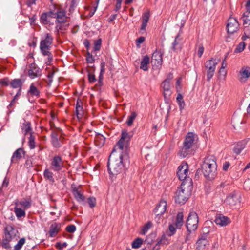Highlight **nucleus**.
<instances>
[{
  "mask_svg": "<svg viewBox=\"0 0 250 250\" xmlns=\"http://www.w3.org/2000/svg\"><path fill=\"white\" fill-rule=\"evenodd\" d=\"M129 163V156L127 153H117L112 151L107 163L109 174L112 177L120 174L122 172L125 165Z\"/></svg>",
  "mask_w": 250,
  "mask_h": 250,
  "instance_id": "f257e3e1",
  "label": "nucleus"
},
{
  "mask_svg": "<svg viewBox=\"0 0 250 250\" xmlns=\"http://www.w3.org/2000/svg\"><path fill=\"white\" fill-rule=\"evenodd\" d=\"M216 170L217 165L215 159L213 156H210L205 158L201 168L197 170L196 174L202 172L206 179L212 180L216 176Z\"/></svg>",
  "mask_w": 250,
  "mask_h": 250,
  "instance_id": "f03ea898",
  "label": "nucleus"
},
{
  "mask_svg": "<svg viewBox=\"0 0 250 250\" xmlns=\"http://www.w3.org/2000/svg\"><path fill=\"white\" fill-rule=\"evenodd\" d=\"M4 237L1 242V245L6 249L11 247L10 242L16 241L19 238V233L18 229L11 225H7L4 228Z\"/></svg>",
  "mask_w": 250,
  "mask_h": 250,
  "instance_id": "7ed1b4c3",
  "label": "nucleus"
},
{
  "mask_svg": "<svg viewBox=\"0 0 250 250\" xmlns=\"http://www.w3.org/2000/svg\"><path fill=\"white\" fill-rule=\"evenodd\" d=\"M53 40V38L49 33L46 34L45 37L42 39L40 44V49L43 55L51 54L50 50L51 48Z\"/></svg>",
  "mask_w": 250,
  "mask_h": 250,
  "instance_id": "20e7f679",
  "label": "nucleus"
},
{
  "mask_svg": "<svg viewBox=\"0 0 250 250\" xmlns=\"http://www.w3.org/2000/svg\"><path fill=\"white\" fill-rule=\"evenodd\" d=\"M198 217L195 212L189 213L187 220L186 227L188 231L189 232L196 230L198 226Z\"/></svg>",
  "mask_w": 250,
  "mask_h": 250,
  "instance_id": "39448f33",
  "label": "nucleus"
},
{
  "mask_svg": "<svg viewBox=\"0 0 250 250\" xmlns=\"http://www.w3.org/2000/svg\"><path fill=\"white\" fill-rule=\"evenodd\" d=\"M219 60L213 58H211L205 62V67L207 71V81L209 82L214 76L216 66Z\"/></svg>",
  "mask_w": 250,
  "mask_h": 250,
  "instance_id": "423d86ee",
  "label": "nucleus"
},
{
  "mask_svg": "<svg viewBox=\"0 0 250 250\" xmlns=\"http://www.w3.org/2000/svg\"><path fill=\"white\" fill-rule=\"evenodd\" d=\"M188 190H186L185 184H182L180 188L176 192L175 201L179 204H183L188 200Z\"/></svg>",
  "mask_w": 250,
  "mask_h": 250,
  "instance_id": "0eeeda50",
  "label": "nucleus"
},
{
  "mask_svg": "<svg viewBox=\"0 0 250 250\" xmlns=\"http://www.w3.org/2000/svg\"><path fill=\"white\" fill-rule=\"evenodd\" d=\"M52 14L53 18H55V22L56 23H62L66 21V14L65 12L62 9L58 7L54 6L52 8Z\"/></svg>",
  "mask_w": 250,
  "mask_h": 250,
  "instance_id": "6e6552de",
  "label": "nucleus"
},
{
  "mask_svg": "<svg viewBox=\"0 0 250 250\" xmlns=\"http://www.w3.org/2000/svg\"><path fill=\"white\" fill-rule=\"evenodd\" d=\"M239 24L237 20L233 17H230L228 21L227 25L228 34H232L239 30Z\"/></svg>",
  "mask_w": 250,
  "mask_h": 250,
  "instance_id": "1a4fd4ad",
  "label": "nucleus"
},
{
  "mask_svg": "<svg viewBox=\"0 0 250 250\" xmlns=\"http://www.w3.org/2000/svg\"><path fill=\"white\" fill-rule=\"evenodd\" d=\"M188 167L187 163H182L178 167L177 176L181 181H184L188 178Z\"/></svg>",
  "mask_w": 250,
  "mask_h": 250,
  "instance_id": "9d476101",
  "label": "nucleus"
},
{
  "mask_svg": "<svg viewBox=\"0 0 250 250\" xmlns=\"http://www.w3.org/2000/svg\"><path fill=\"white\" fill-rule=\"evenodd\" d=\"M63 167L62 159L59 156L53 157L50 164L51 168L55 171H58L62 169Z\"/></svg>",
  "mask_w": 250,
  "mask_h": 250,
  "instance_id": "9b49d317",
  "label": "nucleus"
},
{
  "mask_svg": "<svg viewBox=\"0 0 250 250\" xmlns=\"http://www.w3.org/2000/svg\"><path fill=\"white\" fill-rule=\"evenodd\" d=\"M28 75L31 79L39 77L41 75V70L35 63H31L29 65Z\"/></svg>",
  "mask_w": 250,
  "mask_h": 250,
  "instance_id": "f8f14e48",
  "label": "nucleus"
},
{
  "mask_svg": "<svg viewBox=\"0 0 250 250\" xmlns=\"http://www.w3.org/2000/svg\"><path fill=\"white\" fill-rule=\"evenodd\" d=\"M208 231L201 236V237L196 242V248L198 250H205L209 245V242L207 240V234Z\"/></svg>",
  "mask_w": 250,
  "mask_h": 250,
  "instance_id": "ddd939ff",
  "label": "nucleus"
},
{
  "mask_svg": "<svg viewBox=\"0 0 250 250\" xmlns=\"http://www.w3.org/2000/svg\"><path fill=\"white\" fill-rule=\"evenodd\" d=\"M162 62V54L159 51H155L151 57V63L153 66L158 68L161 66Z\"/></svg>",
  "mask_w": 250,
  "mask_h": 250,
  "instance_id": "4468645a",
  "label": "nucleus"
},
{
  "mask_svg": "<svg viewBox=\"0 0 250 250\" xmlns=\"http://www.w3.org/2000/svg\"><path fill=\"white\" fill-rule=\"evenodd\" d=\"M250 77V68L248 66L242 67L239 72V81L241 83H245Z\"/></svg>",
  "mask_w": 250,
  "mask_h": 250,
  "instance_id": "2eb2a0df",
  "label": "nucleus"
},
{
  "mask_svg": "<svg viewBox=\"0 0 250 250\" xmlns=\"http://www.w3.org/2000/svg\"><path fill=\"white\" fill-rule=\"evenodd\" d=\"M240 202V197L235 192L230 193L227 196L225 200V203L230 207L235 206Z\"/></svg>",
  "mask_w": 250,
  "mask_h": 250,
  "instance_id": "dca6fc26",
  "label": "nucleus"
},
{
  "mask_svg": "<svg viewBox=\"0 0 250 250\" xmlns=\"http://www.w3.org/2000/svg\"><path fill=\"white\" fill-rule=\"evenodd\" d=\"M167 207L166 201L161 200L159 203L157 205L154 210V213L156 217L159 218L163 215L166 211Z\"/></svg>",
  "mask_w": 250,
  "mask_h": 250,
  "instance_id": "f3484780",
  "label": "nucleus"
},
{
  "mask_svg": "<svg viewBox=\"0 0 250 250\" xmlns=\"http://www.w3.org/2000/svg\"><path fill=\"white\" fill-rule=\"evenodd\" d=\"M181 31L180 30L175 37V40L172 43L171 49L173 51L176 52L180 51L182 47V38L181 37Z\"/></svg>",
  "mask_w": 250,
  "mask_h": 250,
  "instance_id": "a211bd4d",
  "label": "nucleus"
},
{
  "mask_svg": "<svg viewBox=\"0 0 250 250\" xmlns=\"http://www.w3.org/2000/svg\"><path fill=\"white\" fill-rule=\"evenodd\" d=\"M72 192L76 200L79 202H83L85 197L83 195L80 187H77L74 185L72 186Z\"/></svg>",
  "mask_w": 250,
  "mask_h": 250,
  "instance_id": "6ab92c4d",
  "label": "nucleus"
},
{
  "mask_svg": "<svg viewBox=\"0 0 250 250\" xmlns=\"http://www.w3.org/2000/svg\"><path fill=\"white\" fill-rule=\"evenodd\" d=\"M161 87L163 90V94L165 99L168 98L171 94V84L167 81H163L161 84Z\"/></svg>",
  "mask_w": 250,
  "mask_h": 250,
  "instance_id": "aec40b11",
  "label": "nucleus"
},
{
  "mask_svg": "<svg viewBox=\"0 0 250 250\" xmlns=\"http://www.w3.org/2000/svg\"><path fill=\"white\" fill-rule=\"evenodd\" d=\"M196 135L193 132H189L186 135L183 145L192 147L195 144Z\"/></svg>",
  "mask_w": 250,
  "mask_h": 250,
  "instance_id": "412c9836",
  "label": "nucleus"
},
{
  "mask_svg": "<svg viewBox=\"0 0 250 250\" xmlns=\"http://www.w3.org/2000/svg\"><path fill=\"white\" fill-rule=\"evenodd\" d=\"M214 222L217 225H219L221 226H226L230 222L228 217L221 214L216 216Z\"/></svg>",
  "mask_w": 250,
  "mask_h": 250,
  "instance_id": "4be33fe9",
  "label": "nucleus"
},
{
  "mask_svg": "<svg viewBox=\"0 0 250 250\" xmlns=\"http://www.w3.org/2000/svg\"><path fill=\"white\" fill-rule=\"evenodd\" d=\"M246 7V11L243 14V21L244 24L250 25V0L247 2Z\"/></svg>",
  "mask_w": 250,
  "mask_h": 250,
  "instance_id": "5701e85b",
  "label": "nucleus"
},
{
  "mask_svg": "<svg viewBox=\"0 0 250 250\" xmlns=\"http://www.w3.org/2000/svg\"><path fill=\"white\" fill-rule=\"evenodd\" d=\"M60 136L55 130H53L51 133V142L53 146L59 147L61 146V141Z\"/></svg>",
  "mask_w": 250,
  "mask_h": 250,
  "instance_id": "b1692460",
  "label": "nucleus"
},
{
  "mask_svg": "<svg viewBox=\"0 0 250 250\" xmlns=\"http://www.w3.org/2000/svg\"><path fill=\"white\" fill-rule=\"evenodd\" d=\"M15 205L16 206H21L23 209L25 210L30 208L31 206V201L30 199H23L21 201L16 200Z\"/></svg>",
  "mask_w": 250,
  "mask_h": 250,
  "instance_id": "393cba45",
  "label": "nucleus"
},
{
  "mask_svg": "<svg viewBox=\"0 0 250 250\" xmlns=\"http://www.w3.org/2000/svg\"><path fill=\"white\" fill-rule=\"evenodd\" d=\"M27 93L32 97H39L40 96V91L34 83L31 84Z\"/></svg>",
  "mask_w": 250,
  "mask_h": 250,
  "instance_id": "a878e982",
  "label": "nucleus"
},
{
  "mask_svg": "<svg viewBox=\"0 0 250 250\" xmlns=\"http://www.w3.org/2000/svg\"><path fill=\"white\" fill-rule=\"evenodd\" d=\"M24 155V152L23 149L20 148L17 149L13 154L11 158L12 163H17L19 160L21 159Z\"/></svg>",
  "mask_w": 250,
  "mask_h": 250,
  "instance_id": "bb28decb",
  "label": "nucleus"
},
{
  "mask_svg": "<svg viewBox=\"0 0 250 250\" xmlns=\"http://www.w3.org/2000/svg\"><path fill=\"white\" fill-rule=\"evenodd\" d=\"M61 225L56 223H54L51 225L50 227L49 234L51 237H55L60 231Z\"/></svg>",
  "mask_w": 250,
  "mask_h": 250,
  "instance_id": "cd10ccee",
  "label": "nucleus"
},
{
  "mask_svg": "<svg viewBox=\"0 0 250 250\" xmlns=\"http://www.w3.org/2000/svg\"><path fill=\"white\" fill-rule=\"evenodd\" d=\"M192 153V147L186 146L183 145V147L181 148L179 152V155L180 157L185 158L188 155Z\"/></svg>",
  "mask_w": 250,
  "mask_h": 250,
  "instance_id": "c85d7f7f",
  "label": "nucleus"
},
{
  "mask_svg": "<svg viewBox=\"0 0 250 250\" xmlns=\"http://www.w3.org/2000/svg\"><path fill=\"white\" fill-rule=\"evenodd\" d=\"M125 140L122 139H120L118 142L116 146H115V148L113 150L114 152H116L117 153H127L125 151L123 152V149L124 147Z\"/></svg>",
  "mask_w": 250,
  "mask_h": 250,
  "instance_id": "c756f323",
  "label": "nucleus"
},
{
  "mask_svg": "<svg viewBox=\"0 0 250 250\" xmlns=\"http://www.w3.org/2000/svg\"><path fill=\"white\" fill-rule=\"evenodd\" d=\"M52 12V8H51L48 12L42 13L40 17L41 22L44 25H48V21L47 19L53 18L52 14H51Z\"/></svg>",
  "mask_w": 250,
  "mask_h": 250,
  "instance_id": "7c9ffc66",
  "label": "nucleus"
},
{
  "mask_svg": "<svg viewBox=\"0 0 250 250\" xmlns=\"http://www.w3.org/2000/svg\"><path fill=\"white\" fill-rule=\"evenodd\" d=\"M169 243L168 239L165 235H163L161 239L158 241L156 245L153 247V250H158L160 249V246L162 245H167Z\"/></svg>",
  "mask_w": 250,
  "mask_h": 250,
  "instance_id": "2f4dec72",
  "label": "nucleus"
},
{
  "mask_svg": "<svg viewBox=\"0 0 250 250\" xmlns=\"http://www.w3.org/2000/svg\"><path fill=\"white\" fill-rule=\"evenodd\" d=\"M183 214L182 212H178L176 218V221L174 225L177 229H180L183 226L184 223L183 221Z\"/></svg>",
  "mask_w": 250,
  "mask_h": 250,
  "instance_id": "473e14b6",
  "label": "nucleus"
},
{
  "mask_svg": "<svg viewBox=\"0 0 250 250\" xmlns=\"http://www.w3.org/2000/svg\"><path fill=\"white\" fill-rule=\"evenodd\" d=\"M149 58L147 55L145 56L141 62L140 68L144 71L148 70L147 65L149 63Z\"/></svg>",
  "mask_w": 250,
  "mask_h": 250,
  "instance_id": "72a5a7b5",
  "label": "nucleus"
},
{
  "mask_svg": "<svg viewBox=\"0 0 250 250\" xmlns=\"http://www.w3.org/2000/svg\"><path fill=\"white\" fill-rule=\"evenodd\" d=\"M21 130L24 135L28 133H30V131L31 130L30 123L24 120V123L21 125Z\"/></svg>",
  "mask_w": 250,
  "mask_h": 250,
  "instance_id": "f704fd0d",
  "label": "nucleus"
},
{
  "mask_svg": "<svg viewBox=\"0 0 250 250\" xmlns=\"http://www.w3.org/2000/svg\"><path fill=\"white\" fill-rule=\"evenodd\" d=\"M14 212L16 217L18 218H21L22 217H24L25 216V211L23 209L21 208L20 207L18 206H15L14 208Z\"/></svg>",
  "mask_w": 250,
  "mask_h": 250,
  "instance_id": "c9c22d12",
  "label": "nucleus"
},
{
  "mask_svg": "<svg viewBox=\"0 0 250 250\" xmlns=\"http://www.w3.org/2000/svg\"><path fill=\"white\" fill-rule=\"evenodd\" d=\"M22 84L23 82L20 79H14L10 83V85L13 88L21 89Z\"/></svg>",
  "mask_w": 250,
  "mask_h": 250,
  "instance_id": "e433bc0d",
  "label": "nucleus"
},
{
  "mask_svg": "<svg viewBox=\"0 0 250 250\" xmlns=\"http://www.w3.org/2000/svg\"><path fill=\"white\" fill-rule=\"evenodd\" d=\"M43 176L45 179L50 182L53 183L54 182L53 173L48 168L45 169L43 172Z\"/></svg>",
  "mask_w": 250,
  "mask_h": 250,
  "instance_id": "4c0bfd02",
  "label": "nucleus"
},
{
  "mask_svg": "<svg viewBox=\"0 0 250 250\" xmlns=\"http://www.w3.org/2000/svg\"><path fill=\"white\" fill-rule=\"evenodd\" d=\"M176 100L178 103L180 110V111L183 110L184 108L185 104V102L183 100L182 95L181 94H178V95L176 98Z\"/></svg>",
  "mask_w": 250,
  "mask_h": 250,
  "instance_id": "58836bf2",
  "label": "nucleus"
},
{
  "mask_svg": "<svg viewBox=\"0 0 250 250\" xmlns=\"http://www.w3.org/2000/svg\"><path fill=\"white\" fill-rule=\"evenodd\" d=\"M245 145L242 143H240L238 144L234 148L233 151L236 154H240L242 150L244 148Z\"/></svg>",
  "mask_w": 250,
  "mask_h": 250,
  "instance_id": "ea45409f",
  "label": "nucleus"
},
{
  "mask_svg": "<svg viewBox=\"0 0 250 250\" xmlns=\"http://www.w3.org/2000/svg\"><path fill=\"white\" fill-rule=\"evenodd\" d=\"M143 243V240L140 238H136L132 243L133 248L137 249L141 247Z\"/></svg>",
  "mask_w": 250,
  "mask_h": 250,
  "instance_id": "a19ab883",
  "label": "nucleus"
},
{
  "mask_svg": "<svg viewBox=\"0 0 250 250\" xmlns=\"http://www.w3.org/2000/svg\"><path fill=\"white\" fill-rule=\"evenodd\" d=\"M25 243V239L24 238L20 239L17 244L14 246L15 250H20Z\"/></svg>",
  "mask_w": 250,
  "mask_h": 250,
  "instance_id": "79ce46f5",
  "label": "nucleus"
},
{
  "mask_svg": "<svg viewBox=\"0 0 250 250\" xmlns=\"http://www.w3.org/2000/svg\"><path fill=\"white\" fill-rule=\"evenodd\" d=\"M136 116L137 115L134 112L131 113V115L128 117V120L126 121V124L128 126H131L132 125L133 122L136 117Z\"/></svg>",
  "mask_w": 250,
  "mask_h": 250,
  "instance_id": "37998d69",
  "label": "nucleus"
},
{
  "mask_svg": "<svg viewBox=\"0 0 250 250\" xmlns=\"http://www.w3.org/2000/svg\"><path fill=\"white\" fill-rule=\"evenodd\" d=\"M132 135H129L126 130H124L122 133L121 139L125 140L126 142H129Z\"/></svg>",
  "mask_w": 250,
  "mask_h": 250,
  "instance_id": "c03bdc74",
  "label": "nucleus"
},
{
  "mask_svg": "<svg viewBox=\"0 0 250 250\" xmlns=\"http://www.w3.org/2000/svg\"><path fill=\"white\" fill-rule=\"evenodd\" d=\"M245 48V43L244 42H241L236 47L234 50L235 53H240L244 50Z\"/></svg>",
  "mask_w": 250,
  "mask_h": 250,
  "instance_id": "a18cd8bd",
  "label": "nucleus"
},
{
  "mask_svg": "<svg viewBox=\"0 0 250 250\" xmlns=\"http://www.w3.org/2000/svg\"><path fill=\"white\" fill-rule=\"evenodd\" d=\"M76 113L78 118H81L82 117L83 111V108L82 106H76Z\"/></svg>",
  "mask_w": 250,
  "mask_h": 250,
  "instance_id": "49530a36",
  "label": "nucleus"
},
{
  "mask_svg": "<svg viewBox=\"0 0 250 250\" xmlns=\"http://www.w3.org/2000/svg\"><path fill=\"white\" fill-rule=\"evenodd\" d=\"M244 35L242 36V39L243 40H245L247 39L250 38V28L248 27H245L244 28Z\"/></svg>",
  "mask_w": 250,
  "mask_h": 250,
  "instance_id": "de8ad7c7",
  "label": "nucleus"
},
{
  "mask_svg": "<svg viewBox=\"0 0 250 250\" xmlns=\"http://www.w3.org/2000/svg\"><path fill=\"white\" fill-rule=\"evenodd\" d=\"M29 146L30 149H34L35 147V137L32 134L29 138Z\"/></svg>",
  "mask_w": 250,
  "mask_h": 250,
  "instance_id": "09e8293b",
  "label": "nucleus"
},
{
  "mask_svg": "<svg viewBox=\"0 0 250 250\" xmlns=\"http://www.w3.org/2000/svg\"><path fill=\"white\" fill-rule=\"evenodd\" d=\"M102 40L101 39H98L94 42V50L97 51L100 50L101 46Z\"/></svg>",
  "mask_w": 250,
  "mask_h": 250,
  "instance_id": "8fccbe9b",
  "label": "nucleus"
},
{
  "mask_svg": "<svg viewBox=\"0 0 250 250\" xmlns=\"http://www.w3.org/2000/svg\"><path fill=\"white\" fill-rule=\"evenodd\" d=\"M150 17V11L145 12L142 16V21L148 22Z\"/></svg>",
  "mask_w": 250,
  "mask_h": 250,
  "instance_id": "3c124183",
  "label": "nucleus"
},
{
  "mask_svg": "<svg viewBox=\"0 0 250 250\" xmlns=\"http://www.w3.org/2000/svg\"><path fill=\"white\" fill-rule=\"evenodd\" d=\"M105 62H103L101 63V64H100L101 71H100V74L99 75L100 80H101L103 79V75L104 73L105 72Z\"/></svg>",
  "mask_w": 250,
  "mask_h": 250,
  "instance_id": "603ef678",
  "label": "nucleus"
},
{
  "mask_svg": "<svg viewBox=\"0 0 250 250\" xmlns=\"http://www.w3.org/2000/svg\"><path fill=\"white\" fill-rule=\"evenodd\" d=\"M88 203L89 206L93 208L96 206V199L94 197H90L88 198Z\"/></svg>",
  "mask_w": 250,
  "mask_h": 250,
  "instance_id": "864d4df0",
  "label": "nucleus"
},
{
  "mask_svg": "<svg viewBox=\"0 0 250 250\" xmlns=\"http://www.w3.org/2000/svg\"><path fill=\"white\" fill-rule=\"evenodd\" d=\"M76 230V227L74 225H70L66 228V230L69 233H73Z\"/></svg>",
  "mask_w": 250,
  "mask_h": 250,
  "instance_id": "5fc2aeb1",
  "label": "nucleus"
},
{
  "mask_svg": "<svg viewBox=\"0 0 250 250\" xmlns=\"http://www.w3.org/2000/svg\"><path fill=\"white\" fill-rule=\"evenodd\" d=\"M176 229H177V228L174 224V225H170L169 226V230L170 232L171 233L170 234H169V236H171L175 233Z\"/></svg>",
  "mask_w": 250,
  "mask_h": 250,
  "instance_id": "6e6d98bb",
  "label": "nucleus"
},
{
  "mask_svg": "<svg viewBox=\"0 0 250 250\" xmlns=\"http://www.w3.org/2000/svg\"><path fill=\"white\" fill-rule=\"evenodd\" d=\"M86 60L88 63H92L94 62L95 59L91 54L89 52L87 53V56L86 57Z\"/></svg>",
  "mask_w": 250,
  "mask_h": 250,
  "instance_id": "4d7b16f0",
  "label": "nucleus"
},
{
  "mask_svg": "<svg viewBox=\"0 0 250 250\" xmlns=\"http://www.w3.org/2000/svg\"><path fill=\"white\" fill-rule=\"evenodd\" d=\"M88 78L90 83H93L96 81L95 75L89 72H88Z\"/></svg>",
  "mask_w": 250,
  "mask_h": 250,
  "instance_id": "13d9d810",
  "label": "nucleus"
},
{
  "mask_svg": "<svg viewBox=\"0 0 250 250\" xmlns=\"http://www.w3.org/2000/svg\"><path fill=\"white\" fill-rule=\"evenodd\" d=\"M0 84L3 86H8L9 85V80L7 78H5L4 79L0 80Z\"/></svg>",
  "mask_w": 250,
  "mask_h": 250,
  "instance_id": "bf43d9fd",
  "label": "nucleus"
},
{
  "mask_svg": "<svg viewBox=\"0 0 250 250\" xmlns=\"http://www.w3.org/2000/svg\"><path fill=\"white\" fill-rule=\"evenodd\" d=\"M204 48L203 46L201 44L199 46L198 52H197V55L199 56V57H201L202 55L203 52H204Z\"/></svg>",
  "mask_w": 250,
  "mask_h": 250,
  "instance_id": "052dcab7",
  "label": "nucleus"
},
{
  "mask_svg": "<svg viewBox=\"0 0 250 250\" xmlns=\"http://www.w3.org/2000/svg\"><path fill=\"white\" fill-rule=\"evenodd\" d=\"M99 139L100 140V144L99 145H103L105 142V138L102 135H98L96 137V140H98Z\"/></svg>",
  "mask_w": 250,
  "mask_h": 250,
  "instance_id": "680f3d73",
  "label": "nucleus"
},
{
  "mask_svg": "<svg viewBox=\"0 0 250 250\" xmlns=\"http://www.w3.org/2000/svg\"><path fill=\"white\" fill-rule=\"evenodd\" d=\"M122 1V0H117V3L115 9L116 11H118L121 8Z\"/></svg>",
  "mask_w": 250,
  "mask_h": 250,
  "instance_id": "e2e57ef3",
  "label": "nucleus"
},
{
  "mask_svg": "<svg viewBox=\"0 0 250 250\" xmlns=\"http://www.w3.org/2000/svg\"><path fill=\"white\" fill-rule=\"evenodd\" d=\"M36 0H27L26 4L28 7H31L33 5L36 4Z\"/></svg>",
  "mask_w": 250,
  "mask_h": 250,
  "instance_id": "0e129e2a",
  "label": "nucleus"
},
{
  "mask_svg": "<svg viewBox=\"0 0 250 250\" xmlns=\"http://www.w3.org/2000/svg\"><path fill=\"white\" fill-rule=\"evenodd\" d=\"M145 41V38L144 37H140L136 40L137 45L138 46L140 44L142 43Z\"/></svg>",
  "mask_w": 250,
  "mask_h": 250,
  "instance_id": "69168bd1",
  "label": "nucleus"
},
{
  "mask_svg": "<svg viewBox=\"0 0 250 250\" xmlns=\"http://www.w3.org/2000/svg\"><path fill=\"white\" fill-rule=\"evenodd\" d=\"M67 246V243L66 242H64L63 243H57L56 246L59 248V249H62L63 248L66 247Z\"/></svg>",
  "mask_w": 250,
  "mask_h": 250,
  "instance_id": "338daca9",
  "label": "nucleus"
},
{
  "mask_svg": "<svg viewBox=\"0 0 250 250\" xmlns=\"http://www.w3.org/2000/svg\"><path fill=\"white\" fill-rule=\"evenodd\" d=\"M32 166V163L30 159H28L26 161V162L25 163V166L27 168H29L31 167Z\"/></svg>",
  "mask_w": 250,
  "mask_h": 250,
  "instance_id": "774afa93",
  "label": "nucleus"
}]
</instances>
